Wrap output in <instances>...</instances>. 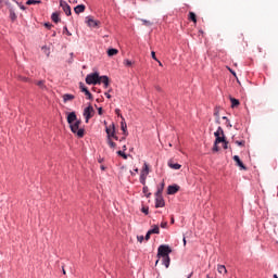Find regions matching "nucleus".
Wrapping results in <instances>:
<instances>
[{
	"mask_svg": "<svg viewBox=\"0 0 278 278\" xmlns=\"http://www.w3.org/2000/svg\"><path fill=\"white\" fill-rule=\"evenodd\" d=\"M233 161L237 163V166H240L242 170H247V166H244V163L240 160V156L235 155Z\"/></svg>",
	"mask_w": 278,
	"mask_h": 278,
	"instance_id": "12",
	"label": "nucleus"
},
{
	"mask_svg": "<svg viewBox=\"0 0 278 278\" xmlns=\"http://www.w3.org/2000/svg\"><path fill=\"white\" fill-rule=\"evenodd\" d=\"M168 166L174 170H179V168H181V165L179 163H173V161H168Z\"/></svg>",
	"mask_w": 278,
	"mask_h": 278,
	"instance_id": "14",
	"label": "nucleus"
},
{
	"mask_svg": "<svg viewBox=\"0 0 278 278\" xmlns=\"http://www.w3.org/2000/svg\"><path fill=\"white\" fill-rule=\"evenodd\" d=\"M236 144H238V147H244L245 141L241 140V141H235Z\"/></svg>",
	"mask_w": 278,
	"mask_h": 278,
	"instance_id": "37",
	"label": "nucleus"
},
{
	"mask_svg": "<svg viewBox=\"0 0 278 278\" xmlns=\"http://www.w3.org/2000/svg\"><path fill=\"white\" fill-rule=\"evenodd\" d=\"M109 58H112L114 55H118V49L111 48L108 50Z\"/></svg>",
	"mask_w": 278,
	"mask_h": 278,
	"instance_id": "17",
	"label": "nucleus"
},
{
	"mask_svg": "<svg viewBox=\"0 0 278 278\" xmlns=\"http://www.w3.org/2000/svg\"><path fill=\"white\" fill-rule=\"evenodd\" d=\"M86 24L88 25V27L97 28V27H99V25H101V22L94 20V17H92V16H87Z\"/></svg>",
	"mask_w": 278,
	"mask_h": 278,
	"instance_id": "7",
	"label": "nucleus"
},
{
	"mask_svg": "<svg viewBox=\"0 0 278 278\" xmlns=\"http://www.w3.org/2000/svg\"><path fill=\"white\" fill-rule=\"evenodd\" d=\"M148 176H149V164L144 163L140 174V184H142V186H146Z\"/></svg>",
	"mask_w": 278,
	"mask_h": 278,
	"instance_id": "4",
	"label": "nucleus"
},
{
	"mask_svg": "<svg viewBox=\"0 0 278 278\" xmlns=\"http://www.w3.org/2000/svg\"><path fill=\"white\" fill-rule=\"evenodd\" d=\"M159 63V66H163V64L160 62V60L156 61Z\"/></svg>",
	"mask_w": 278,
	"mask_h": 278,
	"instance_id": "59",
	"label": "nucleus"
},
{
	"mask_svg": "<svg viewBox=\"0 0 278 278\" xmlns=\"http://www.w3.org/2000/svg\"><path fill=\"white\" fill-rule=\"evenodd\" d=\"M224 149H228V142H227V140L224 141Z\"/></svg>",
	"mask_w": 278,
	"mask_h": 278,
	"instance_id": "52",
	"label": "nucleus"
},
{
	"mask_svg": "<svg viewBox=\"0 0 278 278\" xmlns=\"http://www.w3.org/2000/svg\"><path fill=\"white\" fill-rule=\"evenodd\" d=\"M228 71L231 73V75H233V77H236V72H233L231 68H228Z\"/></svg>",
	"mask_w": 278,
	"mask_h": 278,
	"instance_id": "54",
	"label": "nucleus"
},
{
	"mask_svg": "<svg viewBox=\"0 0 278 278\" xmlns=\"http://www.w3.org/2000/svg\"><path fill=\"white\" fill-rule=\"evenodd\" d=\"M79 89L81 92L85 93V96L87 97V99L89 101H92V93H90V90H88V87H86V85H84V83H79Z\"/></svg>",
	"mask_w": 278,
	"mask_h": 278,
	"instance_id": "8",
	"label": "nucleus"
},
{
	"mask_svg": "<svg viewBox=\"0 0 278 278\" xmlns=\"http://www.w3.org/2000/svg\"><path fill=\"white\" fill-rule=\"evenodd\" d=\"M99 81L100 84H103L104 88H110V77L100 76Z\"/></svg>",
	"mask_w": 278,
	"mask_h": 278,
	"instance_id": "11",
	"label": "nucleus"
},
{
	"mask_svg": "<svg viewBox=\"0 0 278 278\" xmlns=\"http://www.w3.org/2000/svg\"><path fill=\"white\" fill-rule=\"evenodd\" d=\"M137 240H138V242H143L144 241V236H138Z\"/></svg>",
	"mask_w": 278,
	"mask_h": 278,
	"instance_id": "43",
	"label": "nucleus"
},
{
	"mask_svg": "<svg viewBox=\"0 0 278 278\" xmlns=\"http://www.w3.org/2000/svg\"><path fill=\"white\" fill-rule=\"evenodd\" d=\"M36 84H37V86H38L39 88H41V90H45V88H46V86H45V80H39V81H37Z\"/></svg>",
	"mask_w": 278,
	"mask_h": 278,
	"instance_id": "32",
	"label": "nucleus"
},
{
	"mask_svg": "<svg viewBox=\"0 0 278 278\" xmlns=\"http://www.w3.org/2000/svg\"><path fill=\"white\" fill-rule=\"evenodd\" d=\"M151 236H152V233H149V230H148V232H147V235H146V240H151Z\"/></svg>",
	"mask_w": 278,
	"mask_h": 278,
	"instance_id": "45",
	"label": "nucleus"
},
{
	"mask_svg": "<svg viewBox=\"0 0 278 278\" xmlns=\"http://www.w3.org/2000/svg\"><path fill=\"white\" fill-rule=\"evenodd\" d=\"M63 275H66V269H64V267H63Z\"/></svg>",
	"mask_w": 278,
	"mask_h": 278,
	"instance_id": "60",
	"label": "nucleus"
},
{
	"mask_svg": "<svg viewBox=\"0 0 278 278\" xmlns=\"http://www.w3.org/2000/svg\"><path fill=\"white\" fill-rule=\"evenodd\" d=\"M220 142H225V136H223V137H217V138L215 139V144H220Z\"/></svg>",
	"mask_w": 278,
	"mask_h": 278,
	"instance_id": "31",
	"label": "nucleus"
},
{
	"mask_svg": "<svg viewBox=\"0 0 278 278\" xmlns=\"http://www.w3.org/2000/svg\"><path fill=\"white\" fill-rule=\"evenodd\" d=\"M161 227L162 229H166V227H168V222H162Z\"/></svg>",
	"mask_w": 278,
	"mask_h": 278,
	"instance_id": "41",
	"label": "nucleus"
},
{
	"mask_svg": "<svg viewBox=\"0 0 278 278\" xmlns=\"http://www.w3.org/2000/svg\"><path fill=\"white\" fill-rule=\"evenodd\" d=\"M51 20L53 21V23H60V14H58L56 12L52 13Z\"/></svg>",
	"mask_w": 278,
	"mask_h": 278,
	"instance_id": "18",
	"label": "nucleus"
},
{
	"mask_svg": "<svg viewBox=\"0 0 278 278\" xmlns=\"http://www.w3.org/2000/svg\"><path fill=\"white\" fill-rule=\"evenodd\" d=\"M98 114L101 116L103 114V108L98 109Z\"/></svg>",
	"mask_w": 278,
	"mask_h": 278,
	"instance_id": "48",
	"label": "nucleus"
},
{
	"mask_svg": "<svg viewBox=\"0 0 278 278\" xmlns=\"http://www.w3.org/2000/svg\"><path fill=\"white\" fill-rule=\"evenodd\" d=\"M274 278H278L277 274L274 275Z\"/></svg>",
	"mask_w": 278,
	"mask_h": 278,
	"instance_id": "63",
	"label": "nucleus"
},
{
	"mask_svg": "<svg viewBox=\"0 0 278 278\" xmlns=\"http://www.w3.org/2000/svg\"><path fill=\"white\" fill-rule=\"evenodd\" d=\"M138 173V168H135L134 172L130 170V175L136 176V174Z\"/></svg>",
	"mask_w": 278,
	"mask_h": 278,
	"instance_id": "46",
	"label": "nucleus"
},
{
	"mask_svg": "<svg viewBox=\"0 0 278 278\" xmlns=\"http://www.w3.org/2000/svg\"><path fill=\"white\" fill-rule=\"evenodd\" d=\"M214 136H215V138H220V134L217 131L214 132Z\"/></svg>",
	"mask_w": 278,
	"mask_h": 278,
	"instance_id": "53",
	"label": "nucleus"
},
{
	"mask_svg": "<svg viewBox=\"0 0 278 278\" xmlns=\"http://www.w3.org/2000/svg\"><path fill=\"white\" fill-rule=\"evenodd\" d=\"M108 138H112V125L106 127Z\"/></svg>",
	"mask_w": 278,
	"mask_h": 278,
	"instance_id": "33",
	"label": "nucleus"
},
{
	"mask_svg": "<svg viewBox=\"0 0 278 278\" xmlns=\"http://www.w3.org/2000/svg\"><path fill=\"white\" fill-rule=\"evenodd\" d=\"M213 151L215 152L219 151L218 143L214 142Z\"/></svg>",
	"mask_w": 278,
	"mask_h": 278,
	"instance_id": "42",
	"label": "nucleus"
},
{
	"mask_svg": "<svg viewBox=\"0 0 278 278\" xmlns=\"http://www.w3.org/2000/svg\"><path fill=\"white\" fill-rule=\"evenodd\" d=\"M179 192V186L178 185H170L167 188V194H177Z\"/></svg>",
	"mask_w": 278,
	"mask_h": 278,
	"instance_id": "10",
	"label": "nucleus"
},
{
	"mask_svg": "<svg viewBox=\"0 0 278 278\" xmlns=\"http://www.w3.org/2000/svg\"><path fill=\"white\" fill-rule=\"evenodd\" d=\"M41 50H42V52L49 58V55H50V53H51V51L49 50V48H47V46H43V47L41 48Z\"/></svg>",
	"mask_w": 278,
	"mask_h": 278,
	"instance_id": "30",
	"label": "nucleus"
},
{
	"mask_svg": "<svg viewBox=\"0 0 278 278\" xmlns=\"http://www.w3.org/2000/svg\"><path fill=\"white\" fill-rule=\"evenodd\" d=\"M149 233H160V226L154 225L153 229L149 230Z\"/></svg>",
	"mask_w": 278,
	"mask_h": 278,
	"instance_id": "24",
	"label": "nucleus"
},
{
	"mask_svg": "<svg viewBox=\"0 0 278 278\" xmlns=\"http://www.w3.org/2000/svg\"><path fill=\"white\" fill-rule=\"evenodd\" d=\"M84 116L86 118V123H88L90 121V118H92L94 116V108H92V105L87 106L84 110Z\"/></svg>",
	"mask_w": 278,
	"mask_h": 278,
	"instance_id": "6",
	"label": "nucleus"
},
{
	"mask_svg": "<svg viewBox=\"0 0 278 278\" xmlns=\"http://www.w3.org/2000/svg\"><path fill=\"white\" fill-rule=\"evenodd\" d=\"M184 244L186 245V238H184Z\"/></svg>",
	"mask_w": 278,
	"mask_h": 278,
	"instance_id": "64",
	"label": "nucleus"
},
{
	"mask_svg": "<svg viewBox=\"0 0 278 278\" xmlns=\"http://www.w3.org/2000/svg\"><path fill=\"white\" fill-rule=\"evenodd\" d=\"M141 22L143 23V25H146V27H151V25H153V23H151V21L141 20Z\"/></svg>",
	"mask_w": 278,
	"mask_h": 278,
	"instance_id": "34",
	"label": "nucleus"
},
{
	"mask_svg": "<svg viewBox=\"0 0 278 278\" xmlns=\"http://www.w3.org/2000/svg\"><path fill=\"white\" fill-rule=\"evenodd\" d=\"M115 113H116L117 116H121V110H118V109L115 110Z\"/></svg>",
	"mask_w": 278,
	"mask_h": 278,
	"instance_id": "55",
	"label": "nucleus"
},
{
	"mask_svg": "<svg viewBox=\"0 0 278 278\" xmlns=\"http://www.w3.org/2000/svg\"><path fill=\"white\" fill-rule=\"evenodd\" d=\"M75 14H81L83 12H86V5L78 4L76 8H74Z\"/></svg>",
	"mask_w": 278,
	"mask_h": 278,
	"instance_id": "13",
	"label": "nucleus"
},
{
	"mask_svg": "<svg viewBox=\"0 0 278 278\" xmlns=\"http://www.w3.org/2000/svg\"><path fill=\"white\" fill-rule=\"evenodd\" d=\"M143 194H146L147 198L151 197V193H149V187L144 186L142 189Z\"/></svg>",
	"mask_w": 278,
	"mask_h": 278,
	"instance_id": "29",
	"label": "nucleus"
},
{
	"mask_svg": "<svg viewBox=\"0 0 278 278\" xmlns=\"http://www.w3.org/2000/svg\"><path fill=\"white\" fill-rule=\"evenodd\" d=\"M187 278H192V273Z\"/></svg>",
	"mask_w": 278,
	"mask_h": 278,
	"instance_id": "62",
	"label": "nucleus"
},
{
	"mask_svg": "<svg viewBox=\"0 0 278 278\" xmlns=\"http://www.w3.org/2000/svg\"><path fill=\"white\" fill-rule=\"evenodd\" d=\"M104 94H105L106 99H112V96L110 94V92H105Z\"/></svg>",
	"mask_w": 278,
	"mask_h": 278,
	"instance_id": "50",
	"label": "nucleus"
},
{
	"mask_svg": "<svg viewBox=\"0 0 278 278\" xmlns=\"http://www.w3.org/2000/svg\"><path fill=\"white\" fill-rule=\"evenodd\" d=\"M123 149H124V151H127V146H124Z\"/></svg>",
	"mask_w": 278,
	"mask_h": 278,
	"instance_id": "61",
	"label": "nucleus"
},
{
	"mask_svg": "<svg viewBox=\"0 0 278 278\" xmlns=\"http://www.w3.org/2000/svg\"><path fill=\"white\" fill-rule=\"evenodd\" d=\"M111 138H114V140H118V137L116 136V126H114V124H112Z\"/></svg>",
	"mask_w": 278,
	"mask_h": 278,
	"instance_id": "23",
	"label": "nucleus"
},
{
	"mask_svg": "<svg viewBox=\"0 0 278 278\" xmlns=\"http://www.w3.org/2000/svg\"><path fill=\"white\" fill-rule=\"evenodd\" d=\"M100 76H99V73H91V74H88L86 76V84H88V86H97V84L101 85V81L99 80Z\"/></svg>",
	"mask_w": 278,
	"mask_h": 278,
	"instance_id": "2",
	"label": "nucleus"
},
{
	"mask_svg": "<svg viewBox=\"0 0 278 278\" xmlns=\"http://www.w3.org/2000/svg\"><path fill=\"white\" fill-rule=\"evenodd\" d=\"M117 155H121V157H123L124 160H127V154H125V152H123V151H117Z\"/></svg>",
	"mask_w": 278,
	"mask_h": 278,
	"instance_id": "35",
	"label": "nucleus"
},
{
	"mask_svg": "<svg viewBox=\"0 0 278 278\" xmlns=\"http://www.w3.org/2000/svg\"><path fill=\"white\" fill-rule=\"evenodd\" d=\"M108 144L111 149H116V142L112 141V138H108Z\"/></svg>",
	"mask_w": 278,
	"mask_h": 278,
	"instance_id": "28",
	"label": "nucleus"
},
{
	"mask_svg": "<svg viewBox=\"0 0 278 278\" xmlns=\"http://www.w3.org/2000/svg\"><path fill=\"white\" fill-rule=\"evenodd\" d=\"M170 253H173V249L166 244L160 245L157 249V257H169Z\"/></svg>",
	"mask_w": 278,
	"mask_h": 278,
	"instance_id": "3",
	"label": "nucleus"
},
{
	"mask_svg": "<svg viewBox=\"0 0 278 278\" xmlns=\"http://www.w3.org/2000/svg\"><path fill=\"white\" fill-rule=\"evenodd\" d=\"M230 102H231V108H238V105H240V101L236 98H231Z\"/></svg>",
	"mask_w": 278,
	"mask_h": 278,
	"instance_id": "22",
	"label": "nucleus"
},
{
	"mask_svg": "<svg viewBox=\"0 0 278 278\" xmlns=\"http://www.w3.org/2000/svg\"><path fill=\"white\" fill-rule=\"evenodd\" d=\"M157 192H164V182L161 184V187L157 188Z\"/></svg>",
	"mask_w": 278,
	"mask_h": 278,
	"instance_id": "40",
	"label": "nucleus"
},
{
	"mask_svg": "<svg viewBox=\"0 0 278 278\" xmlns=\"http://www.w3.org/2000/svg\"><path fill=\"white\" fill-rule=\"evenodd\" d=\"M67 123L73 134H76L78 138H84L85 130L79 128V125H81V119H77V114H75V112L67 115Z\"/></svg>",
	"mask_w": 278,
	"mask_h": 278,
	"instance_id": "1",
	"label": "nucleus"
},
{
	"mask_svg": "<svg viewBox=\"0 0 278 278\" xmlns=\"http://www.w3.org/2000/svg\"><path fill=\"white\" fill-rule=\"evenodd\" d=\"M21 10H26L25 5H20Z\"/></svg>",
	"mask_w": 278,
	"mask_h": 278,
	"instance_id": "58",
	"label": "nucleus"
},
{
	"mask_svg": "<svg viewBox=\"0 0 278 278\" xmlns=\"http://www.w3.org/2000/svg\"><path fill=\"white\" fill-rule=\"evenodd\" d=\"M189 21H192L197 25V14L194 12H189Z\"/></svg>",
	"mask_w": 278,
	"mask_h": 278,
	"instance_id": "20",
	"label": "nucleus"
},
{
	"mask_svg": "<svg viewBox=\"0 0 278 278\" xmlns=\"http://www.w3.org/2000/svg\"><path fill=\"white\" fill-rule=\"evenodd\" d=\"M151 55H152V60H155V62H157V56H155V51H152Z\"/></svg>",
	"mask_w": 278,
	"mask_h": 278,
	"instance_id": "44",
	"label": "nucleus"
},
{
	"mask_svg": "<svg viewBox=\"0 0 278 278\" xmlns=\"http://www.w3.org/2000/svg\"><path fill=\"white\" fill-rule=\"evenodd\" d=\"M75 99V96L71 94V93H65L63 94V101L64 103L68 102V101H73Z\"/></svg>",
	"mask_w": 278,
	"mask_h": 278,
	"instance_id": "15",
	"label": "nucleus"
},
{
	"mask_svg": "<svg viewBox=\"0 0 278 278\" xmlns=\"http://www.w3.org/2000/svg\"><path fill=\"white\" fill-rule=\"evenodd\" d=\"M220 136H225V131L223 130V127H218L216 130Z\"/></svg>",
	"mask_w": 278,
	"mask_h": 278,
	"instance_id": "38",
	"label": "nucleus"
},
{
	"mask_svg": "<svg viewBox=\"0 0 278 278\" xmlns=\"http://www.w3.org/2000/svg\"><path fill=\"white\" fill-rule=\"evenodd\" d=\"M45 27H47L48 29H51L52 25H51V23H46Z\"/></svg>",
	"mask_w": 278,
	"mask_h": 278,
	"instance_id": "49",
	"label": "nucleus"
},
{
	"mask_svg": "<svg viewBox=\"0 0 278 278\" xmlns=\"http://www.w3.org/2000/svg\"><path fill=\"white\" fill-rule=\"evenodd\" d=\"M166 202L164 201V197H162L161 191H156L155 193V207H164Z\"/></svg>",
	"mask_w": 278,
	"mask_h": 278,
	"instance_id": "5",
	"label": "nucleus"
},
{
	"mask_svg": "<svg viewBox=\"0 0 278 278\" xmlns=\"http://www.w3.org/2000/svg\"><path fill=\"white\" fill-rule=\"evenodd\" d=\"M170 223L172 225L175 224V217H172Z\"/></svg>",
	"mask_w": 278,
	"mask_h": 278,
	"instance_id": "57",
	"label": "nucleus"
},
{
	"mask_svg": "<svg viewBox=\"0 0 278 278\" xmlns=\"http://www.w3.org/2000/svg\"><path fill=\"white\" fill-rule=\"evenodd\" d=\"M163 264L165 268H168V266H170V256L163 257Z\"/></svg>",
	"mask_w": 278,
	"mask_h": 278,
	"instance_id": "19",
	"label": "nucleus"
},
{
	"mask_svg": "<svg viewBox=\"0 0 278 278\" xmlns=\"http://www.w3.org/2000/svg\"><path fill=\"white\" fill-rule=\"evenodd\" d=\"M64 34H66V36H73V34H71V31H68V27L64 26L63 28Z\"/></svg>",
	"mask_w": 278,
	"mask_h": 278,
	"instance_id": "36",
	"label": "nucleus"
},
{
	"mask_svg": "<svg viewBox=\"0 0 278 278\" xmlns=\"http://www.w3.org/2000/svg\"><path fill=\"white\" fill-rule=\"evenodd\" d=\"M10 18L12 22L16 21L17 16L14 10L10 9Z\"/></svg>",
	"mask_w": 278,
	"mask_h": 278,
	"instance_id": "26",
	"label": "nucleus"
},
{
	"mask_svg": "<svg viewBox=\"0 0 278 278\" xmlns=\"http://www.w3.org/2000/svg\"><path fill=\"white\" fill-rule=\"evenodd\" d=\"M214 116L216 117V123H220V113L218 108L215 109Z\"/></svg>",
	"mask_w": 278,
	"mask_h": 278,
	"instance_id": "25",
	"label": "nucleus"
},
{
	"mask_svg": "<svg viewBox=\"0 0 278 278\" xmlns=\"http://www.w3.org/2000/svg\"><path fill=\"white\" fill-rule=\"evenodd\" d=\"M40 3H42L41 0H28L26 2V5H37V4H40Z\"/></svg>",
	"mask_w": 278,
	"mask_h": 278,
	"instance_id": "21",
	"label": "nucleus"
},
{
	"mask_svg": "<svg viewBox=\"0 0 278 278\" xmlns=\"http://www.w3.org/2000/svg\"><path fill=\"white\" fill-rule=\"evenodd\" d=\"M124 64H125V66H131L132 63L130 60L126 59V60H124Z\"/></svg>",
	"mask_w": 278,
	"mask_h": 278,
	"instance_id": "39",
	"label": "nucleus"
},
{
	"mask_svg": "<svg viewBox=\"0 0 278 278\" xmlns=\"http://www.w3.org/2000/svg\"><path fill=\"white\" fill-rule=\"evenodd\" d=\"M60 5L62 7V10L65 12L66 16H71V5H68V3H66L64 0H60Z\"/></svg>",
	"mask_w": 278,
	"mask_h": 278,
	"instance_id": "9",
	"label": "nucleus"
},
{
	"mask_svg": "<svg viewBox=\"0 0 278 278\" xmlns=\"http://www.w3.org/2000/svg\"><path fill=\"white\" fill-rule=\"evenodd\" d=\"M217 271H218L220 275H227V267H225V265H218V266H217Z\"/></svg>",
	"mask_w": 278,
	"mask_h": 278,
	"instance_id": "16",
	"label": "nucleus"
},
{
	"mask_svg": "<svg viewBox=\"0 0 278 278\" xmlns=\"http://www.w3.org/2000/svg\"><path fill=\"white\" fill-rule=\"evenodd\" d=\"M121 127L122 131L124 132V136H127V123L122 122Z\"/></svg>",
	"mask_w": 278,
	"mask_h": 278,
	"instance_id": "27",
	"label": "nucleus"
},
{
	"mask_svg": "<svg viewBox=\"0 0 278 278\" xmlns=\"http://www.w3.org/2000/svg\"><path fill=\"white\" fill-rule=\"evenodd\" d=\"M223 121H227V123H229V118H227V116H223Z\"/></svg>",
	"mask_w": 278,
	"mask_h": 278,
	"instance_id": "56",
	"label": "nucleus"
},
{
	"mask_svg": "<svg viewBox=\"0 0 278 278\" xmlns=\"http://www.w3.org/2000/svg\"><path fill=\"white\" fill-rule=\"evenodd\" d=\"M142 212H143V214H149V207H143Z\"/></svg>",
	"mask_w": 278,
	"mask_h": 278,
	"instance_id": "47",
	"label": "nucleus"
},
{
	"mask_svg": "<svg viewBox=\"0 0 278 278\" xmlns=\"http://www.w3.org/2000/svg\"><path fill=\"white\" fill-rule=\"evenodd\" d=\"M20 79H22V81H29V78L27 77H20Z\"/></svg>",
	"mask_w": 278,
	"mask_h": 278,
	"instance_id": "51",
	"label": "nucleus"
}]
</instances>
